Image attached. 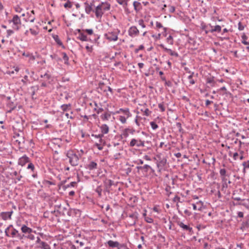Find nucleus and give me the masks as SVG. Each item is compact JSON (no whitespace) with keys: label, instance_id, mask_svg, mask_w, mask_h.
<instances>
[{"label":"nucleus","instance_id":"nucleus-63","mask_svg":"<svg viewBox=\"0 0 249 249\" xmlns=\"http://www.w3.org/2000/svg\"><path fill=\"white\" fill-rule=\"evenodd\" d=\"M161 34H158V35H152V36L155 38L156 40L159 39L160 37Z\"/></svg>","mask_w":249,"mask_h":249},{"label":"nucleus","instance_id":"nucleus-3","mask_svg":"<svg viewBox=\"0 0 249 249\" xmlns=\"http://www.w3.org/2000/svg\"><path fill=\"white\" fill-rule=\"evenodd\" d=\"M110 9V4L107 2H102L96 6L94 11L97 18H101L106 11H109Z\"/></svg>","mask_w":249,"mask_h":249},{"label":"nucleus","instance_id":"nucleus-12","mask_svg":"<svg viewBox=\"0 0 249 249\" xmlns=\"http://www.w3.org/2000/svg\"><path fill=\"white\" fill-rule=\"evenodd\" d=\"M29 158L25 155L18 159V164L21 166H23L26 163L29 162Z\"/></svg>","mask_w":249,"mask_h":249},{"label":"nucleus","instance_id":"nucleus-21","mask_svg":"<svg viewBox=\"0 0 249 249\" xmlns=\"http://www.w3.org/2000/svg\"><path fill=\"white\" fill-rule=\"evenodd\" d=\"M110 117H111V114L107 112H106V113L102 114L100 116L101 119L103 121L108 120L110 118Z\"/></svg>","mask_w":249,"mask_h":249},{"label":"nucleus","instance_id":"nucleus-62","mask_svg":"<svg viewBox=\"0 0 249 249\" xmlns=\"http://www.w3.org/2000/svg\"><path fill=\"white\" fill-rule=\"evenodd\" d=\"M244 29V26L242 24V23L240 22L238 23V29L240 31H242Z\"/></svg>","mask_w":249,"mask_h":249},{"label":"nucleus","instance_id":"nucleus-41","mask_svg":"<svg viewBox=\"0 0 249 249\" xmlns=\"http://www.w3.org/2000/svg\"><path fill=\"white\" fill-rule=\"evenodd\" d=\"M50 57L52 59H55L57 61H60L61 59L60 58H59V57L57 56V55L55 54H52L50 55Z\"/></svg>","mask_w":249,"mask_h":249},{"label":"nucleus","instance_id":"nucleus-58","mask_svg":"<svg viewBox=\"0 0 249 249\" xmlns=\"http://www.w3.org/2000/svg\"><path fill=\"white\" fill-rule=\"evenodd\" d=\"M91 136L94 137L96 139H99L101 137H103L104 136L103 135V134H100L98 135L92 134Z\"/></svg>","mask_w":249,"mask_h":249},{"label":"nucleus","instance_id":"nucleus-34","mask_svg":"<svg viewBox=\"0 0 249 249\" xmlns=\"http://www.w3.org/2000/svg\"><path fill=\"white\" fill-rule=\"evenodd\" d=\"M119 120L122 124H124L126 123L127 118L124 116L120 115L119 117Z\"/></svg>","mask_w":249,"mask_h":249},{"label":"nucleus","instance_id":"nucleus-5","mask_svg":"<svg viewBox=\"0 0 249 249\" xmlns=\"http://www.w3.org/2000/svg\"><path fill=\"white\" fill-rule=\"evenodd\" d=\"M120 31H118V32H108L105 34V36L109 41H116L118 40V36Z\"/></svg>","mask_w":249,"mask_h":249},{"label":"nucleus","instance_id":"nucleus-28","mask_svg":"<svg viewBox=\"0 0 249 249\" xmlns=\"http://www.w3.org/2000/svg\"><path fill=\"white\" fill-rule=\"evenodd\" d=\"M249 224L247 221L243 222L242 223V225L240 227V229L242 231H244L246 230V229H247L249 228Z\"/></svg>","mask_w":249,"mask_h":249},{"label":"nucleus","instance_id":"nucleus-4","mask_svg":"<svg viewBox=\"0 0 249 249\" xmlns=\"http://www.w3.org/2000/svg\"><path fill=\"white\" fill-rule=\"evenodd\" d=\"M8 22L10 24H12L11 26L14 30L16 31L19 30L21 22L19 17L18 15H14L12 19L9 20Z\"/></svg>","mask_w":249,"mask_h":249},{"label":"nucleus","instance_id":"nucleus-39","mask_svg":"<svg viewBox=\"0 0 249 249\" xmlns=\"http://www.w3.org/2000/svg\"><path fill=\"white\" fill-rule=\"evenodd\" d=\"M150 125L151 126V128L153 130H156L158 128V125L155 122H151L150 123Z\"/></svg>","mask_w":249,"mask_h":249},{"label":"nucleus","instance_id":"nucleus-26","mask_svg":"<svg viewBox=\"0 0 249 249\" xmlns=\"http://www.w3.org/2000/svg\"><path fill=\"white\" fill-rule=\"evenodd\" d=\"M60 107L63 111H69L70 110L71 104H63Z\"/></svg>","mask_w":249,"mask_h":249},{"label":"nucleus","instance_id":"nucleus-29","mask_svg":"<svg viewBox=\"0 0 249 249\" xmlns=\"http://www.w3.org/2000/svg\"><path fill=\"white\" fill-rule=\"evenodd\" d=\"M141 111L143 112L144 115L148 116L150 115L151 111L149 110L148 108H142L141 109Z\"/></svg>","mask_w":249,"mask_h":249},{"label":"nucleus","instance_id":"nucleus-33","mask_svg":"<svg viewBox=\"0 0 249 249\" xmlns=\"http://www.w3.org/2000/svg\"><path fill=\"white\" fill-rule=\"evenodd\" d=\"M41 248L42 249H50V246L45 242H41Z\"/></svg>","mask_w":249,"mask_h":249},{"label":"nucleus","instance_id":"nucleus-32","mask_svg":"<svg viewBox=\"0 0 249 249\" xmlns=\"http://www.w3.org/2000/svg\"><path fill=\"white\" fill-rule=\"evenodd\" d=\"M95 192L98 194V196L101 197L102 196V189L101 186H98L95 190Z\"/></svg>","mask_w":249,"mask_h":249},{"label":"nucleus","instance_id":"nucleus-35","mask_svg":"<svg viewBox=\"0 0 249 249\" xmlns=\"http://www.w3.org/2000/svg\"><path fill=\"white\" fill-rule=\"evenodd\" d=\"M166 41L167 42L170 44V45H173V43H174V41H173V36L171 35H170L168 37H167V38H166Z\"/></svg>","mask_w":249,"mask_h":249},{"label":"nucleus","instance_id":"nucleus-23","mask_svg":"<svg viewBox=\"0 0 249 249\" xmlns=\"http://www.w3.org/2000/svg\"><path fill=\"white\" fill-rule=\"evenodd\" d=\"M53 38L58 45L61 46L63 48H65L62 41H61V40L60 39V38H59L58 36H57V35L54 36Z\"/></svg>","mask_w":249,"mask_h":249},{"label":"nucleus","instance_id":"nucleus-13","mask_svg":"<svg viewBox=\"0 0 249 249\" xmlns=\"http://www.w3.org/2000/svg\"><path fill=\"white\" fill-rule=\"evenodd\" d=\"M137 218V213H134L130 214L128 216V222L130 223V225H134L136 224Z\"/></svg>","mask_w":249,"mask_h":249},{"label":"nucleus","instance_id":"nucleus-17","mask_svg":"<svg viewBox=\"0 0 249 249\" xmlns=\"http://www.w3.org/2000/svg\"><path fill=\"white\" fill-rule=\"evenodd\" d=\"M193 208L194 210L201 211L203 207V202L199 201L196 204H192Z\"/></svg>","mask_w":249,"mask_h":249},{"label":"nucleus","instance_id":"nucleus-45","mask_svg":"<svg viewBox=\"0 0 249 249\" xmlns=\"http://www.w3.org/2000/svg\"><path fill=\"white\" fill-rule=\"evenodd\" d=\"M27 169H31L32 171L34 172L35 169L34 165L32 163L30 162L28 165Z\"/></svg>","mask_w":249,"mask_h":249},{"label":"nucleus","instance_id":"nucleus-7","mask_svg":"<svg viewBox=\"0 0 249 249\" xmlns=\"http://www.w3.org/2000/svg\"><path fill=\"white\" fill-rule=\"evenodd\" d=\"M63 210L67 211V213L70 216H80L81 214V211L79 209H70L67 211V208H63Z\"/></svg>","mask_w":249,"mask_h":249},{"label":"nucleus","instance_id":"nucleus-40","mask_svg":"<svg viewBox=\"0 0 249 249\" xmlns=\"http://www.w3.org/2000/svg\"><path fill=\"white\" fill-rule=\"evenodd\" d=\"M168 53L172 56H175L178 57V53L173 51L172 50H168Z\"/></svg>","mask_w":249,"mask_h":249},{"label":"nucleus","instance_id":"nucleus-46","mask_svg":"<svg viewBox=\"0 0 249 249\" xmlns=\"http://www.w3.org/2000/svg\"><path fill=\"white\" fill-rule=\"evenodd\" d=\"M64 6L66 8H70L72 7V4L70 1H68L66 3L64 4Z\"/></svg>","mask_w":249,"mask_h":249},{"label":"nucleus","instance_id":"nucleus-51","mask_svg":"<svg viewBox=\"0 0 249 249\" xmlns=\"http://www.w3.org/2000/svg\"><path fill=\"white\" fill-rule=\"evenodd\" d=\"M139 24L143 28H145V25L144 24V21L142 19H140L138 21Z\"/></svg>","mask_w":249,"mask_h":249},{"label":"nucleus","instance_id":"nucleus-59","mask_svg":"<svg viewBox=\"0 0 249 249\" xmlns=\"http://www.w3.org/2000/svg\"><path fill=\"white\" fill-rule=\"evenodd\" d=\"M26 237L28 238V239H29L31 240H34L35 239V237L34 235L33 234H29L28 236H26Z\"/></svg>","mask_w":249,"mask_h":249},{"label":"nucleus","instance_id":"nucleus-44","mask_svg":"<svg viewBox=\"0 0 249 249\" xmlns=\"http://www.w3.org/2000/svg\"><path fill=\"white\" fill-rule=\"evenodd\" d=\"M76 182L73 181L71 182L70 184H67L65 186V187L66 188H69V187H73L76 185Z\"/></svg>","mask_w":249,"mask_h":249},{"label":"nucleus","instance_id":"nucleus-27","mask_svg":"<svg viewBox=\"0 0 249 249\" xmlns=\"http://www.w3.org/2000/svg\"><path fill=\"white\" fill-rule=\"evenodd\" d=\"M221 31V27L219 25L215 26L213 29L210 30L211 33H213L214 32H220Z\"/></svg>","mask_w":249,"mask_h":249},{"label":"nucleus","instance_id":"nucleus-24","mask_svg":"<svg viewBox=\"0 0 249 249\" xmlns=\"http://www.w3.org/2000/svg\"><path fill=\"white\" fill-rule=\"evenodd\" d=\"M61 54L62 55L63 59L64 61V63L67 65H69V58L66 53L65 52H62Z\"/></svg>","mask_w":249,"mask_h":249},{"label":"nucleus","instance_id":"nucleus-15","mask_svg":"<svg viewBox=\"0 0 249 249\" xmlns=\"http://www.w3.org/2000/svg\"><path fill=\"white\" fill-rule=\"evenodd\" d=\"M21 231L24 234H30L33 232V230L26 226L25 225H22L21 227Z\"/></svg>","mask_w":249,"mask_h":249},{"label":"nucleus","instance_id":"nucleus-30","mask_svg":"<svg viewBox=\"0 0 249 249\" xmlns=\"http://www.w3.org/2000/svg\"><path fill=\"white\" fill-rule=\"evenodd\" d=\"M219 174L222 177V180L224 181L225 179L226 170L225 169H221L219 171Z\"/></svg>","mask_w":249,"mask_h":249},{"label":"nucleus","instance_id":"nucleus-2","mask_svg":"<svg viewBox=\"0 0 249 249\" xmlns=\"http://www.w3.org/2000/svg\"><path fill=\"white\" fill-rule=\"evenodd\" d=\"M5 235L7 237L11 238H18L19 240L23 239L24 234L19 233L18 231L16 229L13 225H9L8 227L5 230Z\"/></svg>","mask_w":249,"mask_h":249},{"label":"nucleus","instance_id":"nucleus-42","mask_svg":"<svg viewBox=\"0 0 249 249\" xmlns=\"http://www.w3.org/2000/svg\"><path fill=\"white\" fill-rule=\"evenodd\" d=\"M118 249H128L127 247L126 244H119V247Z\"/></svg>","mask_w":249,"mask_h":249},{"label":"nucleus","instance_id":"nucleus-49","mask_svg":"<svg viewBox=\"0 0 249 249\" xmlns=\"http://www.w3.org/2000/svg\"><path fill=\"white\" fill-rule=\"evenodd\" d=\"M29 31L31 32V34L33 36H36L38 34V32L37 31H36L32 28H30Z\"/></svg>","mask_w":249,"mask_h":249},{"label":"nucleus","instance_id":"nucleus-20","mask_svg":"<svg viewBox=\"0 0 249 249\" xmlns=\"http://www.w3.org/2000/svg\"><path fill=\"white\" fill-rule=\"evenodd\" d=\"M107 244L109 247L117 248L118 249L119 247V243L118 241L109 240L107 242Z\"/></svg>","mask_w":249,"mask_h":249},{"label":"nucleus","instance_id":"nucleus-56","mask_svg":"<svg viewBox=\"0 0 249 249\" xmlns=\"http://www.w3.org/2000/svg\"><path fill=\"white\" fill-rule=\"evenodd\" d=\"M7 37H9L11 35L14 33V31L12 30H7Z\"/></svg>","mask_w":249,"mask_h":249},{"label":"nucleus","instance_id":"nucleus-19","mask_svg":"<svg viewBox=\"0 0 249 249\" xmlns=\"http://www.w3.org/2000/svg\"><path fill=\"white\" fill-rule=\"evenodd\" d=\"M87 168L89 170H92L97 168V163L93 161H90L87 165Z\"/></svg>","mask_w":249,"mask_h":249},{"label":"nucleus","instance_id":"nucleus-8","mask_svg":"<svg viewBox=\"0 0 249 249\" xmlns=\"http://www.w3.org/2000/svg\"><path fill=\"white\" fill-rule=\"evenodd\" d=\"M122 113L124 115V116L128 119L132 116V114L130 112L129 109L128 108H121L118 110L116 111L115 113H113V114H119Z\"/></svg>","mask_w":249,"mask_h":249},{"label":"nucleus","instance_id":"nucleus-55","mask_svg":"<svg viewBox=\"0 0 249 249\" xmlns=\"http://www.w3.org/2000/svg\"><path fill=\"white\" fill-rule=\"evenodd\" d=\"M67 249H76L75 245H74L71 243L68 244V247H67Z\"/></svg>","mask_w":249,"mask_h":249},{"label":"nucleus","instance_id":"nucleus-6","mask_svg":"<svg viewBox=\"0 0 249 249\" xmlns=\"http://www.w3.org/2000/svg\"><path fill=\"white\" fill-rule=\"evenodd\" d=\"M129 145L130 147H134L135 146L138 147H144V141H142L141 139H136L134 138L131 140Z\"/></svg>","mask_w":249,"mask_h":249},{"label":"nucleus","instance_id":"nucleus-9","mask_svg":"<svg viewBox=\"0 0 249 249\" xmlns=\"http://www.w3.org/2000/svg\"><path fill=\"white\" fill-rule=\"evenodd\" d=\"M128 33L130 36L134 37L139 35V30L136 26H133L129 28Z\"/></svg>","mask_w":249,"mask_h":249},{"label":"nucleus","instance_id":"nucleus-48","mask_svg":"<svg viewBox=\"0 0 249 249\" xmlns=\"http://www.w3.org/2000/svg\"><path fill=\"white\" fill-rule=\"evenodd\" d=\"M242 164L244 166V169L246 168H249V160L244 162Z\"/></svg>","mask_w":249,"mask_h":249},{"label":"nucleus","instance_id":"nucleus-14","mask_svg":"<svg viewBox=\"0 0 249 249\" xmlns=\"http://www.w3.org/2000/svg\"><path fill=\"white\" fill-rule=\"evenodd\" d=\"M100 129L101 134L104 136V134H107L109 132V127L106 124H103L100 126Z\"/></svg>","mask_w":249,"mask_h":249},{"label":"nucleus","instance_id":"nucleus-37","mask_svg":"<svg viewBox=\"0 0 249 249\" xmlns=\"http://www.w3.org/2000/svg\"><path fill=\"white\" fill-rule=\"evenodd\" d=\"M242 43H243L245 45H249V42L247 41V37L246 36V35H244L242 36Z\"/></svg>","mask_w":249,"mask_h":249},{"label":"nucleus","instance_id":"nucleus-22","mask_svg":"<svg viewBox=\"0 0 249 249\" xmlns=\"http://www.w3.org/2000/svg\"><path fill=\"white\" fill-rule=\"evenodd\" d=\"M133 6L134 7V9L136 11H139L141 9V4L140 2L135 1L133 2Z\"/></svg>","mask_w":249,"mask_h":249},{"label":"nucleus","instance_id":"nucleus-64","mask_svg":"<svg viewBox=\"0 0 249 249\" xmlns=\"http://www.w3.org/2000/svg\"><path fill=\"white\" fill-rule=\"evenodd\" d=\"M127 131L129 132V133H130L131 134H133L135 132V130L133 128H127Z\"/></svg>","mask_w":249,"mask_h":249},{"label":"nucleus","instance_id":"nucleus-61","mask_svg":"<svg viewBox=\"0 0 249 249\" xmlns=\"http://www.w3.org/2000/svg\"><path fill=\"white\" fill-rule=\"evenodd\" d=\"M141 120H139L137 119H134V122L136 124V125L138 127H140L141 126Z\"/></svg>","mask_w":249,"mask_h":249},{"label":"nucleus","instance_id":"nucleus-11","mask_svg":"<svg viewBox=\"0 0 249 249\" xmlns=\"http://www.w3.org/2000/svg\"><path fill=\"white\" fill-rule=\"evenodd\" d=\"M13 213V211L9 212H1L0 213V216L4 220H7L8 219H11V216Z\"/></svg>","mask_w":249,"mask_h":249},{"label":"nucleus","instance_id":"nucleus-52","mask_svg":"<svg viewBox=\"0 0 249 249\" xmlns=\"http://www.w3.org/2000/svg\"><path fill=\"white\" fill-rule=\"evenodd\" d=\"M41 77L42 78H43L44 79L48 80L49 79V78H50V75L48 73H45L44 74L41 75Z\"/></svg>","mask_w":249,"mask_h":249},{"label":"nucleus","instance_id":"nucleus-53","mask_svg":"<svg viewBox=\"0 0 249 249\" xmlns=\"http://www.w3.org/2000/svg\"><path fill=\"white\" fill-rule=\"evenodd\" d=\"M145 220L148 223H152L153 222V219L149 217H145Z\"/></svg>","mask_w":249,"mask_h":249},{"label":"nucleus","instance_id":"nucleus-18","mask_svg":"<svg viewBox=\"0 0 249 249\" xmlns=\"http://www.w3.org/2000/svg\"><path fill=\"white\" fill-rule=\"evenodd\" d=\"M20 170L19 171V172H18L17 171H14L12 174L13 176L16 177L15 178V183H17L18 182L20 181L21 180V178H22V176L20 174Z\"/></svg>","mask_w":249,"mask_h":249},{"label":"nucleus","instance_id":"nucleus-60","mask_svg":"<svg viewBox=\"0 0 249 249\" xmlns=\"http://www.w3.org/2000/svg\"><path fill=\"white\" fill-rule=\"evenodd\" d=\"M95 145L97 147V148L99 150H102L103 149V147L101 145V144L95 143Z\"/></svg>","mask_w":249,"mask_h":249},{"label":"nucleus","instance_id":"nucleus-16","mask_svg":"<svg viewBox=\"0 0 249 249\" xmlns=\"http://www.w3.org/2000/svg\"><path fill=\"white\" fill-rule=\"evenodd\" d=\"M85 5V11L86 13L88 14H89L91 11L92 10V6H93V3L91 2L90 3L86 2L84 3Z\"/></svg>","mask_w":249,"mask_h":249},{"label":"nucleus","instance_id":"nucleus-25","mask_svg":"<svg viewBox=\"0 0 249 249\" xmlns=\"http://www.w3.org/2000/svg\"><path fill=\"white\" fill-rule=\"evenodd\" d=\"M77 38L83 41H87L88 40L87 36L83 33H80V34L78 35Z\"/></svg>","mask_w":249,"mask_h":249},{"label":"nucleus","instance_id":"nucleus-1","mask_svg":"<svg viewBox=\"0 0 249 249\" xmlns=\"http://www.w3.org/2000/svg\"><path fill=\"white\" fill-rule=\"evenodd\" d=\"M66 159L69 160V163L72 166H76L78 165L80 158L79 154H77L74 151L70 150L66 152Z\"/></svg>","mask_w":249,"mask_h":249},{"label":"nucleus","instance_id":"nucleus-50","mask_svg":"<svg viewBox=\"0 0 249 249\" xmlns=\"http://www.w3.org/2000/svg\"><path fill=\"white\" fill-rule=\"evenodd\" d=\"M29 81L28 77L27 75H25L23 79L21 80V82H23L25 85L26 84L27 82Z\"/></svg>","mask_w":249,"mask_h":249},{"label":"nucleus","instance_id":"nucleus-10","mask_svg":"<svg viewBox=\"0 0 249 249\" xmlns=\"http://www.w3.org/2000/svg\"><path fill=\"white\" fill-rule=\"evenodd\" d=\"M177 224L179 226V227L182 229V230L189 231L190 233L193 232L192 228L190 227L189 226L187 225L184 224L182 222L178 221L177 222Z\"/></svg>","mask_w":249,"mask_h":249},{"label":"nucleus","instance_id":"nucleus-54","mask_svg":"<svg viewBox=\"0 0 249 249\" xmlns=\"http://www.w3.org/2000/svg\"><path fill=\"white\" fill-rule=\"evenodd\" d=\"M168 8H169V11L170 13H174L175 12V8L174 6H169Z\"/></svg>","mask_w":249,"mask_h":249},{"label":"nucleus","instance_id":"nucleus-47","mask_svg":"<svg viewBox=\"0 0 249 249\" xmlns=\"http://www.w3.org/2000/svg\"><path fill=\"white\" fill-rule=\"evenodd\" d=\"M158 107L160 109V111L162 112H164L165 110V107L164 106L163 104L162 103L159 104Z\"/></svg>","mask_w":249,"mask_h":249},{"label":"nucleus","instance_id":"nucleus-31","mask_svg":"<svg viewBox=\"0 0 249 249\" xmlns=\"http://www.w3.org/2000/svg\"><path fill=\"white\" fill-rule=\"evenodd\" d=\"M129 0H117V1L119 4L123 5L124 7H125Z\"/></svg>","mask_w":249,"mask_h":249},{"label":"nucleus","instance_id":"nucleus-36","mask_svg":"<svg viewBox=\"0 0 249 249\" xmlns=\"http://www.w3.org/2000/svg\"><path fill=\"white\" fill-rule=\"evenodd\" d=\"M166 162V160L164 159L161 160L157 164L158 167L160 166H163L165 165Z\"/></svg>","mask_w":249,"mask_h":249},{"label":"nucleus","instance_id":"nucleus-38","mask_svg":"<svg viewBox=\"0 0 249 249\" xmlns=\"http://www.w3.org/2000/svg\"><path fill=\"white\" fill-rule=\"evenodd\" d=\"M194 72H193L191 75L188 76V78L189 80V83L191 85H194L195 83V80L193 79V75Z\"/></svg>","mask_w":249,"mask_h":249},{"label":"nucleus","instance_id":"nucleus-43","mask_svg":"<svg viewBox=\"0 0 249 249\" xmlns=\"http://www.w3.org/2000/svg\"><path fill=\"white\" fill-rule=\"evenodd\" d=\"M122 135L124 136V138H127L128 137V135H129V132H128V131H127V129L126 128H125L123 131V133H122Z\"/></svg>","mask_w":249,"mask_h":249},{"label":"nucleus","instance_id":"nucleus-57","mask_svg":"<svg viewBox=\"0 0 249 249\" xmlns=\"http://www.w3.org/2000/svg\"><path fill=\"white\" fill-rule=\"evenodd\" d=\"M86 49L89 53H91L93 50L92 46H89V45L86 46Z\"/></svg>","mask_w":249,"mask_h":249}]
</instances>
